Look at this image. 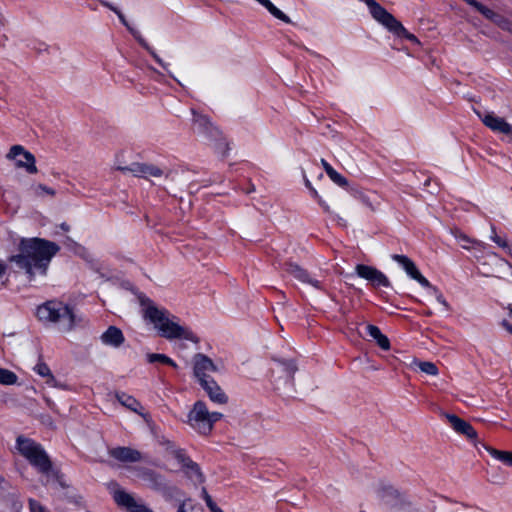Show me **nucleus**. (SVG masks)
<instances>
[{"label":"nucleus","mask_w":512,"mask_h":512,"mask_svg":"<svg viewBox=\"0 0 512 512\" xmlns=\"http://www.w3.org/2000/svg\"><path fill=\"white\" fill-rule=\"evenodd\" d=\"M59 251V246L41 238L22 239L19 253L9 258L11 263L25 272L29 281L36 275L45 276L52 258Z\"/></svg>","instance_id":"f257e3e1"},{"label":"nucleus","mask_w":512,"mask_h":512,"mask_svg":"<svg viewBox=\"0 0 512 512\" xmlns=\"http://www.w3.org/2000/svg\"><path fill=\"white\" fill-rule=\"evenodd\" d=\"M144 318L149 320L159 334L168 339H185L198 343V337L187 327L179 325L177 317L171 315L165 308L157 307L149 298L141 299Z\"/></svg>","instance_id":"f03ea898"},{"label":"nucleus","mask_w":512,"mask_h":512,"mask_svg":"<svg viewBox=\"0 0 512 512\" xmlns=\"http://www.w3.org/2000/svg\"><path fill=\"white\" fill-rule=\"evenodd\" d=\"M16 448L19 453L41 474L46 477V482L56 481L62 485L61 475L55 469L41 444L32 439L19 436L16 440Z\"/></svg>","instance_id":"7ed1b4c3"},{"label":"nucleus","mask_w":512,"mask_h":512,"mask_svg":"<svg viewBox=\"0 0 512 512\" xmlns=\"http://www.w3.org/2000/svg\"><path fill=\"white\" fill-rule=\"evenodd\" d=\"M36 314L40 321L56 324L62 332L71 331L76 324L72 308L60 301H47L37 308Z\"/></svg>","instance_id":"20e7f679"},{"label":"nucleus","mask_w":512,"mask_h":512,"mask_svg":"<svg viewBox=\"0 0 512 512\" xmlns=\"http://www.w3.org/2000/svg\"><path fill=\"white\" fill-rule=\"evenodd\" d=\"M223 417L222 413L210 412L205 402L199 400L194 403L188 414V424L198 433L209 434L214 424Z\"/></svg>","instance_id":"39448f33"},{"label":"nucleus","mask_w":512,"mask_h":512,"mask_svg":"<svg viewBox=\"0 0 512 512\" xmlns=\"http://www.w3.org/2000/svg\"><path fill=\"white\" fill-rule=\"evenodd\" d=\"M141 478L149 488L161 493L163 497L168 500L180 495V490L175 485L168 482L164 476L153 470H144L141 474Z\"/></svg>","instance_id":"423d86ee"},{"label":"nucleus","mask_w":512,"mask_h":512,"mask_svg":"<svg viewBox=\"0 0 512 512\" xmlns=\"http://www.w3.org/2000/svg\"><path fill=\"white\" fill-rule=\"evenodd\" d=\"M110 492L115 503L128 512H153L141 501H137L132 494L122 489L117 483L110 485Z\"/></svg>","instance_id":"0eeeda50"},{"label":"nucleus","mask_w":512,"mask_h":512,"mask_svg":"<svg viewBox=\"0 0 512 512\" xmlns=\"http://www.w3.org/2000/svg\"><path fill=\"white\" fill-rule=\"evenodd\" d=\"M117 169L124 173L130 172L135 177H141L147 180H149L152 177L160 178L162 176L168 178L171 174V170L162 169L154 164L139 162L132 163L130 166H119L117 167Z\"/></svg>","instance_id":"6e6552de"},{"label":"nucleus","mask_w":512,"mask_h":512,"mask_svg":"<svg viewBox=\"0 0 512 512\" xmlns=\"http://www.w3.org/2000/svg\"><path fill=\"white\" fill-rule=\"evenodd\" d=\"M101 2V4L105 7H107L108 9H110L111 11H113L119 18V20L121 21V23L129 30V32L133 35V37L138 41V43L144 48L146 49L150 54L151 56L155 59V61L160 64L164 69H167L168 67V64H166L159 56L158 54L153 50V48L146 42V40L142 37V35L140 34L139 31H137L136 29H134L133 27H131L129 25V23L127 22L124 14L117 8L115 7L114 5H112L111 3L105 1V0H99Z\"/></svg>","instance_id":"1a4fd4ad"},{"label":"nucleus","mask_w":512,"mask_h":512,"mask_svg":"<svg viewBox=\"0 0 512 512\" xmlns=\"http://www.w3.org/2000/svg\"><path fill=\"white\" fill-rule=\"evenodd\" d=\"M7 157L9 159L15 160L16 166L19 168H24L29 174H35L38 172V169L35 165V156L21 145L12 146L9 153L7 154Z\"/></svg>","instance_id":"9d476101"},{"label":"nucleus","mask_w":512,"mask_h":512,"mask_svg":"<svg viewBox=\"0 0 512 512\" xmlns=\"http://www.w3.org/2000/svg\"><path fill=\"white\" fill-rule=\"evenodd\" d=\"M482 123L495 133L512 136V125L504 118L497 116L493 112H486L484 114L476 112Z\"/></svg>","instance_id":"9b49d317"},{"label":"nucleus","mask_w":512,"mask_h":512,"mask_svg":"<svg viewBox=\"0 0 512 512\" xmlns=\"http://www.w3.org/2000/svg\"><path fill=\"white\" fill-rule=\"evenodd\" d=\"M193 372L199 383L210 379L209 373L216 372L217 367L213 361L202 353H197L193 357Z\"/></svg>","instance_id":"f8f14e48"},{"label":"nucleus","mask_w":512,"mask_h":512,"mask_svg":"<svg viewBox=\"0 0 512 512\" xmlns=\"http://www.w3.org/2000/svg\"><path fill=\"white\" fill-rule=\"evenodd\" d=\"M356 273L359 277L366 279L374 286H390V281L386 275L372 266L358 264L356 266Z\"/></svg>","instance_id":"ddd939ff"},{"label":"nucleus","mask_w":512,"mask_h":512,"mask_svg":"<svg viewBox=\"0 0 512 512\" xmlns=\"http://www.w3.org/2000/svg\"><path fill=\"white\" fill-rule=\"evenodd\" d=\"M392 259L403 267L406 273L422 287H431V283L420 273L415 263L405 255L394 254Z\"/></svg>","instance_id":"4468645a"},{"label":"nucleus","mask_w":512,"mask_h":512,"mask_svg":"<svg viewBox=\"0 0 512 512\" xmlns=\"http://www.w3.org/2000/svg\"><path fill=\"white\" fill-rule=\"evenodd\" d=\"M284 270L290 275H292L298 281L305 284H309L318 290H323L321 281L313 278L307 270L303 269L298 264L291 262L286 263L284 266Z\"/></svg>","instance_id":"2eb2a0df"},{"label":"nucleus","mask_w":512,"mask_h":512,"mask_svg":"<svg viewBox=\"0 0 512 512\" xmlns=\"http://www.w3.org/2000/svg\"><path fill=\"white\" fill-rule=\"evenodd\" d=\"M476 10L482 14L486 19L492 21L500 29L507 31L512 34V20L509 18L494 12L492 9L480 3L477 5Z\"/></svg>","instance_id":"dca6fc26"},{"label":"nucleus","mask_w":512,"mask_h":512,"mask_svg":"<svg viewBox=\"0 0 512 512\" xmlns=\"http://www.w3.org/2000/svg\"><path fill=\"white\" fill-rule=\"evenodd\" d=\"M109 455L122 463H135L142 460V453L140 451L124 446L110 449Z\"/></svg>","instance_id":"f3484780"},{"label":"nucleus","mask_w":512,"mask_h":512,"mask_svg":"<svg viewBox=\"0 0 512 512\" xmlns=\"http://www.w3.org/2000/svg\"><path fill=\"white\" fill-rule=\"evenodd\" d=\"M193 112V129L195 132L202 134L206 137H216L219 134V131L216 127L212 125L210 119L202 114Z\"/></svg>","instance_id":"a211bd4d"},{"label":"nucleus","mask_w":512,"mask_h":512,"mask_svg":"<svg viewBox=\"0 0 512 512\" xmlns=\"http://www.w3.org/2000/svg\"><path fill=\"white\" fill-rule=\"evenodd\" d=\"M199 384L207 393L209 399L212 402L221 405L226 404L228 402V396L224 393V391L213 378L203 380V382Z\"/></svg>","instance_id":"6ab92c4d"},{"label":"nucleus","mask_w":512,"mask_h":512,"mask_svg":"<svg viewBox=\"0 0 512 512\" xmlns=\"http://www.w3.org/2000/svg\"><path fill=\"white\" fill-rule=\"evenodd\" d=\"M446 418L449 421L451 427L457 433L466 436L469 440H475L477 438L476 430L467 421L461 419L455 414H446Z\"/></svg>","instance_id":"aec40b11"},{"label":"nucleus","mask_w":512,"mask_h":512,"mask_svg":"<svg viewBox=\"0 0 512 512\" xmlns=\"http://www.w3.org/2000/svg\"><path fill=\"white\" fill-rule=\"evenodd\" d=\"M450 233L465 250L482 249L484 247V242L469 237L458 228H451Z\"/></svg>","instance_id":"412c9836"},{"label":"nucleus","mask_w":512,"mask_h":512,"mask_svg":"<svg viewBox=\"0 0 512 512\" xmlns=\"http://www.w3.org/2000/svg\"><path fill=\"white\" fill-rule=\"evenodd\" d=\"M100 339L103 344L113 348L120 347L125 341L123 332L116 326H109L108 329L102 333Z\"/></svg>","instance_id":"4be33fe9"},{"label":"nucleus","mask_w":512,"mask_h":512,"mask_svg":"<svg viewBox=\"0 0 512 512\" xmlns=\"http://www.w3.org/2000/svg\"><path fill=\"white\" fill-rule=\"evenodd\" d=\"M366 330L368 335L377 342L380 348H382L383 350L390 349L389 339L387 338V336L382 334V332L377 326L369 324L366 326Z\"/></svg>","instance_id":"5701e85b"},{"label":"nucleus","mask_w":512,"mask_h":512,"mask_svg":"<svg viewBox=\"0 0 512 512\" xmlns=\"http://www.w3.org/2000/svg\"><path fill=\"white\" fill-rule=\"evenodd\" d=\"M116 398L124 407L144 416V414L140 412V409H142L140 402H138L133 396L124 392H117Z\"/></svg>","instance_id":"b1692460"},{"label":"nucleus","mask_w":512,"mask_h":512,"mask_svg":"<svg viewBox=\"0 0 512 512\" xmlns=\"http://www.w3.org/2000/svg\"><path fill=\"white\" fill-rule=\"evenodd\" d=\"M185 474L195 483H203L204 475L202 474L199 465L191 461L184 469Z\"/></svg>","instance_id":"393cba45"},{"label":"nucleus","mask_w":512,"mask_h":512,"mask_svg":"<svg viewBox=\"0 0 512 512\" xmlns=\"http://www.w3.org/2000/svg\"><path fill=\"white\" fill-rule=\"evenodd\" d=\"M487 451L489 452V454L501 461L502 463L508 465V466H511L512 467V452L510 451H501V450H497V449H494V448H491V447H486Z\"/></svg>","instance_id":"a878e982"},{"label":"nucleus","mask_w":512,"mask_h":512,"mask_svg":"<svg viewBox=\"0 0 512 512\" xmlns=\"http://www.w3.org/2000/svg\"><path fill=\"white\" fill-rule=\"evenodd\" d=\"M17 375L8 369L0 368V384L2 385H13L17 382Z\"/></svg>","instance_id":"bb28decb"},{"label":"nucleus","mask_w":512,"mask_h":512,"mask_svg":"<svg viewBox=\"0 0 512 512\" xmlns=\"http://www.w3.org/2000/svg\"><path fill=\"white\" fill-rule=\"evenodd\" d=\"M147 361L149 363L160 362V363H163V364L170 365V366H172L174 368L177 367V364L171 358L166 356L165 354H158V353L148 354L147 355Z\"/></svg>","instance_id":"cd10ccee"},{"label":"nucleus","mask_w":512,"mask_h":512,"mask_svg":"<svg viewBox=\"0 0 512 512\" xmlns=\"http://www.w3.org/2000/svg\"><path fill=\"white\" fill-rule=\"evenodd\" d=\"M279 366L281 371L286 373V378L288 381L292 382L294 378V374L297 371V366L292 361H279Z\"/></svg>","instance_id":"c85d7f7f"},{"label":"nucleus","mask_w":512,"mask_h":512,"mask_svg":"<svg viewBox=\"0 0 512 512\" xmlns=\"http://www.w3.org/2000/svg\"><path fill=\"white\" fill-rule=\"evenodd\" d=\"M33 193L36 197H44V196H50L54 197L56 192L54 189L44 185V184H37L32 186Z\"/></svg>","instance_id":"c756f323"},{"label":"nucleus","mask_w":512,"mask_h":512,"mask_svg":"<svg viewBox=\"0 0 512 512\" xmlns=\"http://www.w3.org/2000/svg\"><path fill=\"white\" fill-rule=\"evenodd\" d=\"M490 239L496 243L499 247L506 249L510 252L509 244L506 238L500 237L496 233V227L494 225H491V235Z\"/></svg>","instance_id":"7c9ffc66"},{"label":"nucleus","mask_w":512,"mask_h":512,"mask_svg":"<svg viewBox=\"0 0 512 512\" xmlns=\"http://www.w3.org/2000/svg\"><path fill=\"white\" fill-rule=\"evenodd\" d=\"M34 371L39 374L40 376L42 377H47V383H50L52 381H54V377L50 371V368L48 367L47 364L45 363H38L35 367H34Z\"/></svg>","instance_id":"2f4dec72"},{"label":"nucleus","mask_w":512,"mask_h":512,"mask_svg":"<svg viewBox=\"0 0 512 512\" xmlns=\"http://www.w3.org/2000/svg\"><path fill=\"white\" fill-rule=\"evenodd\" d=\"M172 455L178 461V463L181 464L182 469H184L192 461L182 449H174L172 451Z\"/></svg>","instance_id":"473e14b6"},{"label":"nucleus","mask_w":512,"mask_h":512,"mask_svg":"<svg viewBox=\"0 0 512 512\" xmlns=\"http://www.w3.org/2000/svg\"><path fill=\"white\" fill-rule=\"evenodd\" d=\"M417 366L422 372L428 375L436 376L438 374V368L433 362H419L417 363Z\"/></svg>","instance_id":"72a5a7b5"},{"label":"nucleus","mask_w":512,"mask_h":512,"mask_svg":"<svg viewBox=\"0 0 512 512\" xmlns=\"http://www.w3.org/2000/svg\"><path fill=\"white\" fill-rule=\"evenodd\" d=\"M329 178L336 183L337 185L341 187H345L348 185L347 179L342 176L340 173H338L336 170H334L330 175Z\"/></svg>","instance_id":"f704fd0d"},{"label":"nucleus","mask_w":512,"mask_h":512,"mask_svg":"<svg viewBox=\"0 0 512 512\" xmlns=\"http://www.w3.org/2000/svg\"><path fill=\"white\" fill-rule=\"evenodd\" d=\"M29 509L30 512H49L46 507L34 499L29 500Z\"/></svg>","instance_id":"c9c22d12"},{"label":"nucleus","mask_w":512,"mask_h":512,"mask_svg":"<svg viewBox=\"0 0 512 512\" xmlns=\"http://www.w3.org/2000/svg\"><path fill=\"white\" fill-rule=\"evenodd\" d=\"M432 291V293L436 296L437 301L442 304L444 307L448 308V303L444 298L443 294L439 291V289L431 284V287H427Z\"/></svg>","instance_id":"e433bc0d"},{"label":"nucleus","mask_w":512,"mask_h":512,"mask_svg":"<svg viewBox=\"0 0 512 512\" xmlns=\"http://www.w3.org/2000/svg\"><path fill=\"white\" fill-rule=\"evenodd\" d=\"M311 194L312 196L317 200L319 205L324 209L325 212H329L330 208L329 206L322 200V198L319 196L318 192L315 188H311Z\"/></svg>","instance_id":"4c0bfd02"},{"label":"nucleus","mask_w":512,"mask_h":512,"mask_svg":"<svg viewBox=\"0 0 512 512\" xmlns=\"http://www.w3.org/2000/svg\"><path fill=\"white\" fill-rule=\"evenodd\" d=\"M201 494L210 510L217 506L216 503L212 500L211 496L208 494L206 488H202Z\"/></svg>","instance_id":"58836bf2"},{"label":"nucleus","mask_w":512,"mask_h":512,"mask_svg":"<svg viewBox=\"0 0 512 512\" xmlns=\"http://www.w3.org/2000/svg\"><path fill=\"white\" fill-rule=\"evenodd\" d=\"M321 165L328 176L335 170L325 159H321Z\"/></svg>","instance_id":"ea45409f"},{"label":"nucleus","mask_w":512,"mask_h":512,"mask_svg":"<svg viewBox=\"0 0 512 512\" xmlns=\"http://www.w3.org/2000/svg\"><path fill=\"white\" fill-rule=\"evenodd\" d=\"M500 325L510 334H512V324L508 320H502Z\"/></svg>","instance_id":"a19ab883"},{"label":"nucleus","mask_w":512,"mask_h":512,"mask_svg":"<svg viewBox=\"0 0 512 512\" xmlns=\"http://www.w3.org/2000/svg\"><path fill=\"white\" fill-rule=\"evenodd\" d=\"M7 271V266L3 261H0V277H2Z\"/></svg>","instance_id":"79ce46f5"},{"label":"nucleus","mask_w":512,"mask_h":512,"mask_svg":"<svg viewBox=\"0 0 512 512\" xmlns=\"http://www.w3.org/2000/svg\"><path fill=\"white\" fill-rule=\"evenodd\" d=\"M60 228H61L62 230H64V231H69L70 226H69L67 223H62V224L60 225Z\"/></svg>","instance_id":"37998d69"},{"label":"nucleus","mask_w":512,"mask_h":512,"mask_svg":"<svg viewBox=\"0 0 512 512\" xmlns=\"http://www.w3.org/2000/svg\"><path fill=\"white\" fill-rule=\"evenodd\" d=\"M305 186L311 191V188H314L311 184V182L306 178L305 179Z\"/></svg>","instance_id":"c03bdc74"},{"label":"nucleus","mask_w":512,"mask_h":512,"mask_svg":"<svg viewBox=\"0 0 512 512\" xmlns=\"http://www.w3.org/2000/svg\"><path fill=\"white\" fill-rule=\"evenodd\" d=\"M487 245L484 243V247L482 249H474L477 253L483 254L486 250Z\"/></svg>","instance_id":"a18cd8bd"},{"label":"nucleus","mask_w":512,"mask_h":512,"mask_svg":"<svg viewBox=\"0 0 512 512\" xmlns=\"http://www.w3.org/2000/svg\"><path fill=\"white\" fill-rule=\"evenodd\" d=\"M211 512H224L222 509H220L218 506L214 507Z\"/></svg>","instance_id":"49530a36"},{"label":"nucleus","mask_w":512,"mask_h":512,"mask_svg":"<svg viewBox=\"0 0 512 512\" xmlns=\"http://www.w3.org/2000/svg\"><path fill=\"white\" fill-rule=\"evenodd\" d=\"M509 316L512 318V304H509L508 306Z\"/></svg>","instance_id":"de8ad7c7"},{"label":"nucleus","mask_w":512,"mask_h":512,"mask_svg":"<svg viewBox=\"0 0 512 512\" xmlns=\"http://www.w3.org/2000/svg\"><path fill=\"white\" fill-rule=\"evenodd\" d=\"M177 512H186L184 509V504H181Z\"/></svg>","instance_id":"09e8293b"},{"label":"nucleus","mask_w":512,"mask_h":512,"mask_svg":"<svg viewBox=\"0 0 512 512\" xmlns=\"http://www.w3.org/2000/svg\"><path fill=\"white\" fill-rule=\"evenodd\" d=\"M169 75H170V77H172L173 79H175L178 83H180V82H179V81H178V80L173 76V74H171V73H170Z\"/></svg>","instance_id":"8fccbe9b"},{"label":"nucleus","mask_w":512,"mask_h":512,"mask_svg":"<svg viewBox=\"0 0 512 512\" xmlns=\"http://www.w3.org/2000/svg\"><path fill=\"white\" fill-rule=\"evenodd\" d=\"M0 24H2V16L0 15Z\"/></svg>","instance_id":"3c124183"}]
</instances>
